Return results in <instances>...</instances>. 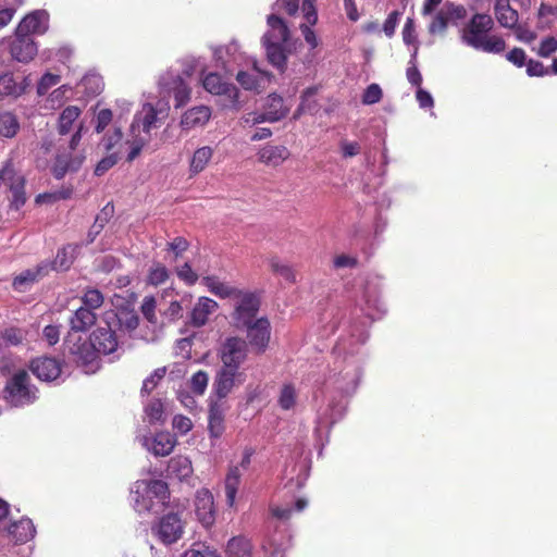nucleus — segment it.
Segmentation results:
<instances>
[{
  "instance_id": "obj_28",
  "label": "nucleus",
  "mask_w": 557,
  "mask_h": 557,
  "mask_svg": "<svg viewBox=\"0 0 557 557\" xmlns=\"http://www.w3.org/2000/svg\"><path fill=\"white\" fill-rule=\"evenodd\" d=\"M284 44L285 42L263 41L269 62L281 70L286 66L287 61V57L283 48Z\"/></svg>"
},
{
  "instance_id": "obj_64",
  "label": "nucleus",
  "mask_w": 557,
  "mask_h": 557,
  "mask_svg": "<svg viewBox=\"0 0 557 557\" xmlns=\"http://www.w3.org/2000/svg\"><path fill=\"white\" fill-rule=\"evenodd\" d=\"M301 10L304 12V16L309 25L313 26L318 21V14L314 7V0H304Z\"/></svg>"
},
{
  "instance_id": "obj_25",
  "label": "nucleus",
  "mask_w": 557,
  "mask_h": 557,
  "mask_svg": "<svg viewBox=\"0 0 557 557\" xmlns=\"http://www.w3.org/2000/svg\"><path fill=\"white\" fill-rule=\"evenodd\" d=\"M9 533L16 543H25L34 537L36 530L33 521L25 518L11 523L9 527Z\"/></svg>"
},
{
  "instance_id": "obj_23",
  "label": "nucleus",
  "mask_w": 557,
  "mask_h": 557,
  "mask_svg": "<svg viewBox=\"0 0 557 557\" xmlns=\"http://www.w3.org/2000/svg\"><path fill=\"white\" fill-rule=\"evenodd\" d=\"M97 314L94 310L81 306L70 319L71 329L74 332H85L95 325Z\"/></svg>"
},
{
  "instance_id": "obj_19",
  "label": "nucleus",
  "mask_w": 557,
  "mask_h": 557,
  "mask_svg": "<svg viewBox=\"0 0 557 557\" xmlns=\"http://www.w3.org/2000/svg\"><path fill=\"white\" fill-rule=\"evenodd\" d=\"M216 308V301L208 297H200L190 312L189 323L195 327L203 326Z\"/></svg>"
},
{
  "instance_id": "obj_39",
  "label": "nucleus",
  "mask_w": 557,
  "mask_h": 557,
  "mask_svg": "<svg viewBox=\"0 0 557 557\" xmlns=\"http://www.w3.org/2000/svg\"><path fill=\"white\" fill-rule=\"evenodd\" d=\"M190 88L188 85L183 81V78L177 77L174 81V87H173V96L175 100V107H184L190 99Z\"/></svg>"
},
{
  "instance_id": "obj_56",
  "label": "nucleus",
  "mask_w": 557,
  "mask_h": 557,
  "mask_svg": "<svg viewBox=\"0 0 557 557\" xmlns=\"http://www.w3.org/2000/svg\"><path fill=\"white\" fill-rule=\"evenodd\" d=\"M527 74L531 77H543L552 73V67H545L544 64L537 60L530 59L527 64Z\"/></svg>"
},
{
  "instance_id": "obj_4",
  "label": "nucleus",
  "mask_w": 557,
  "mask_h": 557,
  "mask_svg": "<svg viewBox=\"0 0 557 557\" xmlns=\"http://www.w3.org/2000/svg\"><path fill=\"white\" fill-rule=\"evenodd\" d=\"M63 347L64 351L67 352L77 364L89 368L98 364L99 358L90 337L84 339L82 336L69 334L64 341Z\"/></svg>"
},
{
  "instance_id": "obj_36",
  "label": "nucleus",
  "mask_w": 557,
  "mask_h": 557,
  "mask_svg": "<svg viewBox=\"0 0 557 557\" xmlns=\"http://www.w3.org/2000/svg\"><path fill=\"white\" fill-rule=\"evenodd\" d=\"M296 399H297V391H296L295 385L292 383L283 384V386L280 391L278 399H277V404L281 407V409H283V410L293 409L296 405Z\"/></svg>"
},
{
  "instance_id": "obj_42",
  "label": "nucleus",
  "mask_w": 557,
  "mask_h": 557,
  "mask_svg": "<svg viewBox=\"0 0 557 557\" xmlns=\"http://www.w3.org/2000/svg\"><path fill=\"white\" fill-rule=\"evenodd\" d=\"M143 113L144 116L140 119V124L143 131L149 134L152 128L158 127V112L152 104L146 103L143 107Z\"/></svg>"
},
{
  "instance_id": "obj_24",
  "label": "nucleus",
  "mask_w": 557,
  "mask_h": 557,
  "mask_svg": "<svg viewBox=\"0 0 557 557\" xmlns=\"http://www.w3.org/2000/svg\"><path fill=\"white\" fill-rule=\"evenodd\" d=\"M210 116L211 111L208 107H195L184 113L181 120V125L186 129H190L196 126H202L210 120Z\"/></svg>"
},
{
  "instance_id": "obj_17",
  "label": "nucleus",
  "mask_w": 557,
  "mask_h": 557,
  "mask_svg": "<svg viewBox=\"0 0 557 557\" xmlns=\"http://www.w3.org/2000/svg\"><path fill=\"white\" fill-rule=\"evenodd\" d=\"M203 88L212 95H224L230 99H236L238 95L237 88L225 81L218 73H209L202 79Z\"/></svg>"
},
{
  "instance_id": "obj_9",
  "label": "nucleus",
  "mask_w": 557,
  "mask_h": 557,
  "mask_svg": "<svg viewBox=\"0 0 557 557\" xmlns=\"http://www.w3.org/2000/svg\"><path fill=\"white\" fill-rule=\"evenodd\" d=\"M49 27V14L45 10H36L25 15L18 23L15 34L27 35H42Z\"/></svg>"
},
{
  "instance_id": "obj_40",
  "label": "nucleus",
  "mask_w": 557,
  "mask_h": 557,
  "mask_svg": "<svg viewBox=\"0 0 557 557\" xmlns=\"http://www.w3.org/2000/svg\"><path fill=\"white\" fill-rule=\"evenodd\" d=\"M169 270L166 267L160 262H156L151 265L148 272L147 282L150 285L159 286L166 282L169 278Z\"/></svg>"
},
{
  "instance_id": "obj_26",
  "label": "nucleus",
  "mask_w": 557,
  "mask_h": 557,
  "mask_svg": "<svg viewBox=\"0 0 557 557\" xmlns=\"http://www.w3.org/2000/svg\"><path fill=\"white\" fill-rule=\"evenodd\" d=\"M212 157H213V149L211 147L203 146V147L198 148L194 152L190 163H189V176L190 177L196 176L199 173H201L202 171H205V169L211 161Z\"/></svg>"
},
{
  "instance_id": "obj_59",
  "label": "nucleus",
  "mask_w": 557,
  "mask_h": 557,
  "mask_svg": "<svg viewBox=\"0 0 557 557\" xmlns=\"http://www.w3.org/2000/svg\"><path fill=\"white\" fill-rule=\"evenodd\" d=\"M172 426L177 433L185 435L193 429V422L190 418L186 416L176 414L173 418Z\"/></svg>"
},
{
  "instance_id": "obj_63",
  "label": "nucleus",
  "mask_w": 557,
  "mask_h": 557,
  "mask_svg": "<svg viewBox=\"0 0 557 557\" xmlns=\"http://www.w3.org/2000/svg\"><path fill=\"white\" fill-rule=\"evenodd\" d=\"M557 50V39L554 37L544 38L539 47L537 54L542 58H548Z\"/></svg>"
},
{
  "instance_id": "obj_44",
  "label": "nucleus",
  "mask_w": 557,
  "mask_h": 557,
  "mask_svg": "<svg viewBox=\"0 0 557 557\" xmlns=\"http://www.w3.org/2000/svg\"><path fill=\"white\" fill-rule=\"evenodd\" d=\"M104 302V297L99 289L89 288L85 292L82 297V306L89 308L91 310L99 309Z\"/></svg>"
},
{
  "instance_id": "obj_57",
  "label": "nucleus",
  "mask_w": 557,
  "mask_h": 557,
  "mask_svg": "<svg viewBox=\"0 0 557 557\" xmlns=\"http://www.w3.org/2000/svg\"><path fill=\"white\" fill-rule=\"evenodd\" d=\"M382 89L377 84L369 85L362 95V103L374 104L377 103L382 98Z\"/></svg>"
},
{
  "instance_id": "obj_27",
  "label": "nucleus",
  "mask_w": 557,
  "mask_h": 557,
  "mask_svg": "<svg viewBox=\"0 0 557 557\" xmlns=\"http://www.w3.org/2000/svg\"><path fill=\"white\" fill-rule=\"evenodd\" d=\"M203 283L212 294L220 298H235L236 295H239L240 289L220 282L215 276L203 277Z\"/></svg>"
},
{
  "instance_id": "obj_50",
  "label": "nucleus",
  "mask_w": 557,
  "mask_h": 557,
  "mask_svg": "<svg viewBox=\"0 0 557 557\" xmlns=\"http://www.w3.org/2000/svg\"><path fill=\"white\" fill-rule=\"evenodd\" d=\"M208 373L199 370L190 379V389L197 395H202L208 386Z\"/></svg>"
},
{
  "instance_id": "obj_11",
  "label": "nucleus",
  "mask_w": 557,
  "mask_h": 557,
  "mask_svg": "<svg viewBox=\"0 0 557 557\" xmlns=\"http://www.w3.org/2000/svg\"><path fill=\"white\" fill-rule=\"evenodd\" d=\"M52 271L50 261L45 260L35 265L34 268L22 271L13 278L12 285L17 290H25L34 283L42 280Z\"/></svg>"
},
{
  "instance_id": "obj_52",
  "label": "nucleus",
  "mask_w": 557,
  "mask_h": 557,
  "mask_svg": "<svg viewBox=\"0 0 557 557\" xmlns=\"http://www.w3.org/2000/svg\"><path fill=\"white\" fill-rule=\"evenodd\" d=\"M339 152L343 159H350L361 152V145L358 141L342 139L338 144Z\"/></svg>"
},
{
  "instance_id": "obj_3",
  "label": "nucleus",
  "mask_w": 557,
  "mask_h": 557,
  "mask_svg": "<svg viewBox=\"0 0 557 557\" xmlns=\"http://www.w3.org/2000/svg\"><path fill=\"white\" fill-rule=\"evenodd\" d=\"M4 398L13 406L30 404L36 398V389L30 386V377L25 370L12 375L4 387Z\"/></svg>"
},
{
  "instance_id": "obj_5",
  "label": "nucleus",
  "mask_w": 557,
  "mask_h": 557,
  "mask_svg": "<svg viewBox=\"0 0 557 557\" xmlns=\"http://www.w3.org/2000/svg\"><path fill=\"white\" fill-rule=\"evenodd\" d=\"M151 533L162 544L171 545L183 536L184 523L177 513L170 512L151 527Z\"/></svg>"
},
{
  "instance_id": "obj_53",
  "label": "nucleus",
  "mask_w": 557,
  "mask_h": 557,
  "mask_svg": "<svg viewBox=\"0 0 557 557\" xmlns=\"http://www.w3.org/2000/svg\"><path fill=\"white\" fill-rule=\"evenodd\" d=\"M61 81V76L52 73H45L37 85V92L40 96L46 95L49 89L58 85Z\"/></svg>"
},
{
  "instance_id": "obj_21",
  "label": "nucleus",
  "mask_w": 557,
  "mask_h": 557,
  "mask_svg": "<svg viewBox=\"0 0 557 557\" xmlns=\"http://www.w3.org/2000/svg\"><path fill=\"white\" fill-rule=\"evenodd\" d=\"M267 22L270 30L263 35L262 41L287 42L289 29L283 18L275 14H270Z\"/></svg>"
},
{
  "instance_id": "obj_7",
  "label": "nucleus",
  "mask_w": 557,
  "mask_h": 557,
  "mask_svg": "<svg viewBox=\"0 0 557 557\" xmlns=\"http://www.w3.org/2000/svg\"><path fill=\"white\" fill-rule=\"evenodd\" d=\"M248 354V344L245 339L231 336L225 339L220 349V358L223 367L237 371L240 364L246 360Z\"/></svg>"
},
{
  "instance_id": "obj_48",
  "label": "nucleus",
  "mask_w": 557,
  "mask_h": 557,
  "mask_svg": "<svg viewBox=\"0 0 557 557\" xmlns=\"http://www.w3.org/2000/svg\"><path fill=\"white\" fill-rule=\"evenodd\" d=\"M166 368L156 369L143 383L141 393L149 395L159 384V382L165 376Z\"/></svg>"
},
{
  "instance_id": "obj_32",
  "label": "nucleus",
  "mask_w": 557,
  "mask_h": 557,
  "mask_svg": "<svg viewBox=\"0 0 557 557\" xmlns=\"http://www.w3.org/2000/svg\"><path fill=\"white\" fill-rule=\"evenodd\" d=\"M226 553L228 557H251V545L245 537L236 536L228 541Z\"/></svg>"
},
{
  "instance_id": "obj_58",
  "label": "nucleus",
  "mask_w": 557,
  "mask_h": 557,
  "mask_svg": "<svg viewBox=\"0 0 557 557\" xmlns=\"http://www.w3.org/2000/svg\"><path fill=\"white\" fill-rule=\"evenodd\" d=\"M450 22L465 20L468 15L467 9L461 4L448 3L444 7Z\"/></svg>"
},
{
  "instance_id": "obj_2",
  "label": "nucleus",
  "mask_w": 557,
  "mask_h": 557,
  "mask_svg": "<svg viewBox=\"0 0 557 557\" xmlns=\"http://www.w3.org/2000/svg\"><path fill=\"white\" fill-rule=\"evenodd\" d=\"M170 498L168 483L162 480L139 481L134 491V507L138 512L150 511L153 500L164 505Z\"/></svg>"
},
{
  "instance_id": "obj_47",
  "label": "nucleus",
  "mask_w": 557,
  "mask_h": 557,
  "mask_svg": "<svg viewBox=\"0 0 557 557\" xmlns=\"http://www.w3.org/2000/svg\"><path fill=\"white\" fill-rule=\"evenodd\" d=\"M188 248L189 242L185 237L177 236L166 244L165 250L171 252L173 255V261H176Z\"/></svg>"
},
{
  "instance_id": "obj_18",
  "label": "nucleus",
  "mask_w": 557,
  "mask_h": 557,
  "mask_svg": "<svg viewBox=\"0 0 557 557\" xmlns=\"http://www.w3.org/2000/svg\"><path fill=\"white\" fill-rule=\"evenodd\" d=\"M149 438H145V445L154 456L165 457L169 456L174 447L176 446V438L170 432L161 431L156 433V435L151 438V443L149 445Z\"/></svg>"
},
{
  "instance_id": "obj_16",
  "label": "nucleus",
  "mask_w": 557,
  "mask_h": 557,
  "mask_svg": "<svg viewBox=\"0 0 557 557\" xmlns=\"http://www.w3.org/2000/svg\"><path fill=\"white\" fill-rule=\"evenodd\" d=\"M257 157L264 165L277 168L290 157V151L284 145L267 144L259 149Z\"/></svg>"
},
{
  "instance_id": "obj_1",
  "label": "nucleus",
  "mask_w": 557,
  "mask_h": 557,
  "mask_svg": "<svg viewBox=\"0 0 557 557\" xmlns=\"http://www.w3.org/2000/svg\"><path fill=\"white\" fill-rule=\"evenodd\" d=\"M494 25L490 14L475 13L460 29V38L465 45L475 50L502 53L506 49V41L502 36L492 34Z\"/></svg>"
},
{
  "instance_id": "obj_35",
  "label": "nucleus",
  "mask_w": 557,
  "mask_h": 557,
  "mask_svg": "<svg viewBox=\"0 0 557 557\" xmlns=\"http://www.w3.org/2000/svg\"><path fill=\"white\" fill-rule=\"evenodd\" d=\"M22 92L23 88L17 84L13 74L0 75V100L7 96H20Z\"/></svg>"
},
{
  "instance_id": "obj_60",
  "label": "nucleus",
  "mask_w": 557,
  "mask_h": 557,
  "mask_svg": "<svg viewBox=\"0 0 557 557\" xmlns=\"http://www.w3.org/2000/svg\"><path fill=\"white\" fill-rule=\"evenodd\" d=\"M507 61L517 67H522L527 64V53L522 48H513L506 54Z\"/></svg>"
},
{
  "instance_id": "obj_49",
  "label": "nucleus",
  "mask_w": 557,
  "mask_h": 557,
  "mask_svg": "<svg viewBox=\"0 0 557 557\" xmlns=\"http://www.w3.org/2000/svg\"><path fill=\"white\" fill-rule=\"evenodd\" d=\"M1 337L8 345L17 346L25 338V332L22 329L10 326L1 332Z\"/></svg>"
},
{
  "instance_id": "obj_30",
  "label": "nucleus",
  "mask_w": 557,
  "mask_h": 557,
  "mask_svg": "<svg viewBox=\"0 0 557 557\" xmlns=\"http://www.w3.org/2000/svg\"><path fill=\"white\" fill-rule=\"evenodd\" d=\"M84 158L76 157L72 159H66L63 156H58L52 168L53 176L57 180H61L69 171H76L81 166Z\"/></svg>"
},
{
  "instance_id": "obj_15",
  "label": "nucleus",
  "mask_w": 557,
  "mask_h": 557,
  "mask_svg": "<svg viewBox=\"0 0 557 557\" xmlns=\"http://www.w3.org/2000/svg\"><path fill=\"white\" fill-rule=\"evenodd\" d=\"M227 407L223 401H212L208 410V433L210 438L218 440L225 432V413Z\"/></svg>"
},
{
  "instance_id": "obj_14",
  "label": "nucleus",
  "mask_w": 557,
  "mask_h": 557,
  "mask_svg": "<svg viewBox=\"0 0 557 557\" xmlns=\"http://www.w3.org/2000/svg\"><path fill=\"white\" fill-rule=\"evenodd\" d=\"M38 48L34 39L27 35H16L10 44V53L18 62L27 63L37 54Z\"/></svg>"
},
{
  "instance_id": "obj_29",
  "label": "nucleus",
  "mask_w": 557,
  "mask_h": 557,
  "mask_svg": "<svg viewBox=\"0 0 557 557\" xmlns=\"http://www.w3.org/2000/svg\"><path fill=\"white\" fill-rule=\"evenodd\" d=\"M242 473L237 466L231 467L225 478V496L228 506L235 503L236 494L240 484Z\"/></svg>"
},
{
  "instance_id": "obj_6",
  "label": "nucleus",
  "mask_w": 557,
  "mask_h": 557,
  "mask_svg": "<svg viewBox=\"0 0 557 557\" xmlns=\"http://www.w3.org/2000/svg\"><path fill=\"white\" fill-rule=\"evenodd\" d=\"M237 300L232 318L237 327L248 325L256 321L255 318L260 308V299L256 293L239 290V295L234 298Z\"/></svg>"
},
{
  "instance_id": "obj_51",
  "label": "nucleus",
  "mask_w": 557,
  "mask_h": 557,
  "mask_svg": "<svg viewBox=\"0 0 557 557\" xmlns=\"http://www.w3.org/2000/svg\"><path fill=\"white\" fill-rule=\"evenodd\" d=\"M177 277L186 285L191 286L198 281L197 273L191 269L188 262L175 268Z\"/></svg>"
},
{
  "instance_id": "obj_37",
  "label": "nucleus",
  "mask_w": 557,
  "mask_h": 557,
  "mask_svg": "<svg viewBox=\"0 0 557 557\" xmlns=\"http://www.w3.org/2000/svg\"><path fill=\"white\" fill-rule=\"evenodd\" d=\"M287 109L284 107V100L281 96L272 94L267 99L265 115H280L277 121L284 119L287 114Z\"/></svg>"
},
{
  "instance_id": "obj_41",
  "label": "nucleus",
  "mask_w": 557,
  "mask_h": 557,
  "mask_svg": "<svg viewBox=\"0 0 557 557\" xmlns=\"http://www.w3.org/2000/svg\"><path fill=\"white\" fill-rule=\"evenodd\" d=\"M25 177L18 174L11 159L7 160L0 170V183L2 182L10 189L16 183L15 181L24 180Z\"/></svg>"
},
{
  "instance_id": "obj_34",
  "label": "nucleus",
  "mask_w": 557,
  "mask_h": 557,
  "mask_svg": "<svg viewBox=\"0 0 557 557\" xmlns=\"http://www.w3.org/2000/svg\"><path fill=\"white\" fill-rule=\"evenodd\" d=\"M74 261V248L71 246L63 247L58 250L53 261H50L52 271H66L71 268Z\"/></svg>"
},
{
  "instance_id": "obj_13",
  "label": "nucleus",
  "mask_w": 557,
  "mask_h": 557,
  "mask_svg": "<svg viewBox=\"0 0 557 557\" xmlns=\"http://www.w3.org/2000/svg\"><path fill=\"white\" fill-rule=\"evenodd\" d=\"M30 371L41 381H53L61 374V363L52 357H38L30 361Z\"/></svg>"
},
{
  "instance_id": "obj_22",
  "label": "nucleus",
  "mask_w": 557,
  "mask_h": 557,
  "mask_svg": "<svg viewBox=\"0 0 557 557\" xmlns=\"http://www.w3.org/2000/svg\"><path fill=\"white\" fill-rule=\"evenodd\" d=\"M494 14L500 26L505 28H513L518 24V12L510 7L509 0H496Z\"/></svg>"
},
{
  "instance_id": "obj_33",
  "label": "nucleus",
  "mask_w": 557,
  "mask_h": 557,
  "mask_svg": "<svg viewBox=\"0 0 557 557\" xmlns=\"http://www.w3.org/2000/svg\"><path fill=\"white\" fill-rule=\"evenodd\" d=\"M18 129L20 122L13 113H0V136L5 138H12L17 134Z\"/></svg>"
},
{
  "instance_id": "obj_62",
  "label": "nucleus",
  "mask_w": 557,
  "mask_h": 557,
  "mask_svg": "<svg viewBox=\"0 0 557 557\" xmlns=\"http://www.w3.org/2000/svg\"><path fill=\"white\" fill-rule=\"evenodd\" d=\"M156 299L152 296L145 297L140 307L141 313L149 322L156 321Z\"/></svg>"
},
{
  "instance_id": "obj_46",
  "label": "nucleus",
  "mask_w": 557,
  "mask_h": 557,
  "mask_svg": "<svg viewBox=\"0 0 557 557\" xmlns=\"http://www.w3.org/2000/svg\"><path fill=\"white\" fill-rule=\"evenodd\" d=\"M449 18L446 14L444 8H442L433 17L432 22L429 25V33L431 35H442L446 32L449 23Z\"/></svg>"
},
{
  "instance_id": "obj_8",
  "label": "nucleus",
  "mask_w": 557,
  "mask_h": 557,
  "mask_svg": "<svg viewBox=\"0 0 557 557\" xmlns=\"http://www.w3.org/2000/svg\"><path fill=\"white\" fill-rule=\"evenodd\" d=\"M243 327L247 329L249 345L257 354H263L270 342L271 326L267 318H260Z\"/></svg>"
},
{
  "instance_id": "obj_12",
  "label": "nucleus",
  "mask_w": 557,
  "mask_h": 557,
  "mask_svg": "<svg viewBox=\"0 0 557 557\" xmlns=\"http://www.w3.org/2000/svg\"><path fill=\"white\" fill-rule=\"evenodd\" d=\"M90 339L98 356L110 355L117 349L119 342L115 332L109 326L98 327L90 334Z\"/></svg>"
},
{
  "instance_id": "obj_61",
  "label": "nucleus",
  "mask_w": 557,
  "mask_h": 557,
  "mask_svg": "<svg viewBox=\"0 0 557 557\" xmlns=\"http://www.w3.org/2000/svg\"><path fill=\"white\" fill-rule=\"evenodd\" d=\"M172 471H180L182 475L186 476L191 471L190 462L187 458L176 457L172 458L169 463Z\"/></svg>"
},
{
  "instance_id": "obj_45",
  "label": "nucleus",
  "mask_w": 557,
  "mask_h": 557,
  "mask_svg": "<svg viewBox=\"0 0 557 557\" xmlns=\"http://www.w3.org/2000/svg\"><path fill=\"white\" fill-rule=\"evenodd\" d=\"M269 264L273 273L281 275L289 283L296 282V275L292 267H289L288 264L281 263L277 257L271 258Z\"/></svg>"
},
{
  "instance_id": "obj_55",
  "label": "nucleus",
  "mask_w": 557,
  "mask_h": 557,
  "mask_svg": "<svg viewBox=\"0 0 557 557\" xmlns=\"http://www.w3.org/2000/svg\"><path fill=\"white\" fill-rule=\"evenodd\" d=\"M119 151H114L103 159H101L95 169V174L97 176L103 175L107 171H109L112 166H114L119 161Z\"/></svg>"
},
{
  "instance_id": "obj_43",
  "label": "nucleus",
  "mask_w": 557,
  "mask_h": 557,
  "mask_svg": "<svg viewBox=\"0 0 557 557\" xmlns=\"http://www.w3.org/2000/svg\"><path fill=\"white\" fill-rule=\"evenodd\" d=\"M116 318L121 327L127 331H134L139 324L138 314L132 309H121L116 313Z\"/></svg>"
},
{
  "instance_id": "obj_31",
  "label": "nucleus",
  "mask_w": 557,
  "mask_h": 557,
  "mask_svg": "<svg viewBox=\"0 0 557 557\" xmlns=\"http://www.w3.org/2000/svg\"><path fill=\"white\" fill-rule=\"evenodd\" d=\"M82 110L77 106H69L60 114L58 129L61 135H66L72 129L73 123L81 115Z\"/></svg>"
},
{
  "instance_id": "obj_10",
  "label": "nucleus",
  "mask_w": 557,
  "mask_h": 557,
  "mask_svg": "<svg viewBox=\"0 0 557 557\" xmlns=\"http://www.w3.org/2000/svg\"><path fill=\"white\" fill-rule=\"evenodd\" d=\"M195 512L199 522L205 527H211L215 521V506L212 493L201 488L196 493Z\"/></svg>"
},
{
  "instance_id": "obj_38",
  "label": "nucleus",
  "mask_w": 557,
  "mask_h": 557,
  "mask_svg": "<svg viewBox=\"0 0 557 557\" xmlns=\"http://www.w3.org/2000/svg\"><path fill=\"white\" fill-rule=\"evenodd\" d=\"M16 182L17 183H14L15 185L9 189L11 193L10 206L15 210H20L27 200L25 193L26 180L24 178Z\"/></svg>"
},
{
  "instance_id": "obj_20",
  "label": "nucleus",
  "mask_w": 557,
  "mask_h": 557,
  "mask_svg": "<svg viewBox=\"0 0 557 557\" xmlns=\"http://www.w3.org/2000/svg\"><path fill=\"white\" fill-rule=\"evenodd\" d=\"M237 376H239L238 370L233 371V369L222 366L214 381V391L220 400L232 392Z\"/></svg>"
},
{
  "instance_id": "obj_54",
  "label": "nucleus",
  "mask_w": 557,
  "mask_h": 557,
  "mask_svg": "<svg viewBox=\"0 0 557 557\" xmlns=\"http://www.w3.org/2000/svg\"><path fill=\"white\" fill-rule=\"evenodd\" d=\"M163 411V404L160 399H152L145 408V412L150 422L161 421Z\"/></svg>"
}]
</instances>
